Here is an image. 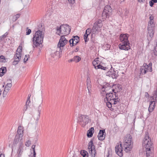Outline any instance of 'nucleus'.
I'll return each mask as SVG.
<instances>
[{
	"instance_id": "f257e3e1",
	"label": "nucleus",
	"mask_w": 157,
	"mask_h": 157,
	"mask_svg": "<svg viewBox=\"0 0 157 157\" xmlns=\"http://www.w3.org/2000/svg\"><path fill=\"white\" fill-rule=\"evenodd\" d=\"M143 143L145 145L146 157H154L153 144L147 132L145 133V136L143 139Z\"/></svg>"
},
{
	"instance_id": "f03ea898",
	"label": "nucleus",
	"mask_w": 157,
	"mask_h": 157,
	"mask_svg": "<svg viewBox=\"0 0 157 157\" xmlns=\"http://www.w3.org/2000/svg\"><path fill=\"white\" fill-rule=\"evenodd\" d=\"M44 35V33L42 31L38 30L36 32L33 38V48L37 47L42 43Z\"/></svg>"
},
{
	"instance_id": "7ed1b4c3",
	"label": "nucleus",
	"mask_w": 157,
	"mask_h": 157,
	"mask_svg": "<svg viewBox=\"0 0 157 157\" xmlns=\"http://www.w3.org/2000/svg\"><path fill=\"white\" fill-rule=\"evenodd\" d=\"M128 34H121L120 36V40L121 43L119 45V47L121 50H128L130 49V43L128 40Z\"/></svg>"
},
{
	"instance_id": "20e7f679",
	"label": "nucleus",
	"mask_w": 157,
	"mask_h": 157,
	"mask_svg": "<svg viewBox=\"0 0 157 157\" xmlns=\"http://www.w3.org/2000/svg\"><path fill=\"white\" fill-rule=\"evenodd\" d=\"M132 136L130 134L126 135L123 144L124 151L128 152L130 151L132 147Z\"/></svg>"
},
{
	"instance_id": "39448f33",
	"label": "nucleus",
	"mask_w": 157,
	"mask_h": 157,
	"mask_svg": "<svg viewBox=\"0 0 157 157\" xmlns=\"http://www.w3.org/2000/svg\"><path fill=\"white\" fill-rule=\"evenodd\" d=\"M56 33L60 35L61 34L67 35L71 31V28L68 25H62L59 27L56 28Z\"/></svg>"
},
{
	"instance_id": "423d86ee",
	"label": "nucleus",
	"mask_w": 157,
	"mask_h": 157,
	"mask_svg": "<svg viewBox=\"0 0 157 157\" xmlns=\"http://www.w3.org/2000/svg\"><path fill=\"white\" fill-rule=\"evenodd\" d=\"M90 121L91 119L89 116L86 115L81 114L78 119V123L83 127L90 122Z\"/></svg>"
},
{
	"instance_id": "0eeeda50",
	"label": "nucleus",
	"mask_w": 157,
	"mask_h": 157,
	"mask_svg": "<svg viewBox=\"0 0 157 157\" xmlns=\"http://www.w3.org/2000/svg\"><path fill=\"white\" fill-rule=\"evenodd\" d=\"M111 90L112 91H110L109 92L103 91V93H101L102 96H104L105 95L106 96V99L104 100L105 102L111 101L112 99H115L117 97L116 92H114V90L113 89H111Z\"/></svg>"
},
{
	"instance_id": "6e6552de",
	"label": "nucleus",
	"mask_w": 157,
	"mask_h": 157,
	"mask_svg": "<svg viewBox=\"0 0 157 157\" xmlns=\"http://www.w3.org/2000/svg\"><path fill=\"white\" fill-rule=\"evenodd\" d=\"M22 49V47L20 46L17 48L16 54L14 56V61L13 62V65L17 64L20 60L21 56Z\"/></svg>"
},
{
	"instance_id": "1a4fd4ad",
	"label": "nucleus",
	"mask_w": 157,
	"mask_h": 157,
	"mask_svg": "<svg viewBox=\"0 0 157 157\" xmlns=\"http://www.w3.org/2000/svg\"><path fill=\"white\" fill-rule=\"evenodd\" d=\"M102 26V21L100 20L97 21L94 24L92 29V33L93 34L98 33Z\"/></svg>"
},
{
	"instance_id": "9d476101",
	"label": "nucleus",
	"mask_w": 157,
	"mask_h": 157,
	"mask_svg": "<svg viewBox=\"0 0 157 157\" xmlns=\"http://www.w3.org/2000/svg\"><path fill=\"white\" fill-rule=\"evenodd\" d=\"M112 10L110 6L106 5L105 6L104 10L102 14V16L103 18L105 19L111 14Z\"/></svg>"
},
{
	"instance_id": "9b49d317",
	"label": "nucleus",
	"mask_w": 157,
	"mask_h": 157,
	"mask_svg": "<svg viewBox=\"0 0 157 157\" xmlns=\"http://www.w3.org/2000/svg\"><path fill=\"white\" fill-rule=\"evenodd\" d=\"M67 40L64 36H62L57 45V50H63V47L67 44Z\"/></svg>"
},
{
	"instance_id": "f8f14e48",
	"label": "nucleus",
	"mask_w": 157,
	"mask_h": 157,
	"mask_svg": "<svg viewBox=\"0 0 157 157\" xmlns=\"http://www.w3.org/2000/svg\"><path fill=\"white\" fill-rule=\"evenodd\" d=\"M92 64L96 69H101L105 71L108 70V68L107 67H103L100 64V61L98 60L97 58H96L94 60Z\"/></svg>"
},
{
	"instance_id": "ddd939ff",
	"label": "nucleus",
	"mask_w": 157,
	"mask_h": 157,
	"mask_svg": "<svg viewBox=\"0 0 157 157\" xmlns=\"http://www.w3.org/2000/svg\"><path fill=\"white\" fill-rule=\"evenodd\" d=\"M88 148L89 149V153L91 155V157H95L96 154V151L92 140L90 141L89 143Z\"/></svg>"
},
{
	"instance_id": "4468645a",
	"label": "nucleus",
	"mask_w": 157,
	"mask_h": 157,
	"mask_svg": "<svg viewBox=\"0 0 157 157\" xmlns=\"http://www.w3.org/2000/svg\"><path fill=\"white\" fill-rule=\"evenodd\" d=\"M79 38L77 36H73L69 41L70 46L72 47L76 45L79 41Z\"/></svg>"
},
{
	"instance_id": "2eb2a0df",
	"label": "nucleus",
	"mask_w": 157,
	"mask_h": 157,
	"mask_svg": "<svg viewBox=\"0 0 157 157\" xmlns=\"http://www.w3.org/2000/svg\"><path fill=\"white\" fill-rule=\"evenodd\" d=\"M115 150L116 153L120 157L123 156V147L122 146V144L120 142V144L118 145L115 147Z\"/></svg>"
},
{
	"instance_id": "dca6fc26",
	"label": "nucleus",
	"mask_w": 157,
	"mask_h": 157,
	"mask_svg": "<svg viewBox=\"0 0 157 157\" xmlns=\"http://www.w3.org/2000/svg\"><path fill=\"white\" fill-rule=\"evenodd\" d=\"M118 71H113V72L108 71L106 74V75L111 77L113 78H117L118 76Z\"/></svg>"
},
{
	"instance_id": "f3484780",
	"label": "nucleus",
	"mask_w": 157,
	"mask_h": 157,
	"mask_svg": "<svg viewBox=\"0 0 157 157\" xmlns=\"http://www.w3.org/2000/svg\"><path fill=\"white\" fill-rule=\"evenodd\" d=\"M146 63H144L143 65L140 68V74H145L147 72L149 71L148 67H146Z\"/></svg>"
},
{
	"instance_id": "a211bd4d",
	"label": "nucleus",
	"mask_w": 157,
	"mask_h": 157,
	"mask_svg": "<svg viewBox=\"0 0 157 157\" xmlns=\"http://www.w3.org/2000/svg\"><path fill=\"white\" fill-rule=\"evenodd\" d=\"M62 50H57V49L56 51L51 55L52 56H53L54 58H60L62 55Z\"/></svg>"
},
{
	"instance_id": "6ab92c4d",
	"label": "nucleus",
	"mask_w": 157,
	"mask_h": 157,
	"mask_svg": "<svg viewBox=\"0 0 157 157\" xmlns=\"http://www.w3.org/2000/svg\"><path fill=\"white\" fill-rule=\"evenodd\" d=\"M23 144L22 142L20 143V146H19L17 152V157H21V156L23 152Z\"/></svg>"
},
{
	"instance_id": "aec40b11",
	"label": "nucleus",
	"mask_w": 157,
	"mask_h": 157,
	"mask_svg": "<svg viewBox=\"0 0 157 157\" xmlns=\"http://www.w3.org/2000/svg\"><path fill=\"white\" fill-rule=\"evenodd\" d=\"M105 133V130H100L98 133V139L100 140H103L105 138V135H104V133Z\"/></svg>"
},
{
	"instance_id": "412c9836",
	"label": "nucleus",
	"mask_w": 157,
	"mask_h": 157,
	"mask_svg": "<svg viewBox=\"0 0 157 157\" xmlns=\"http://www.w3.org/2000/svg\"><path fill=\"white\" fill-rule=\"evenodd\" d=\"M22 137L23 136H20L16 135L14 141V144H16L19 143V146H20V142H22L23 143V141L22 140Z\"/></svg>"
},
{
	"instance_id": "4be33fe9",
	"label": "nucleus",
	"mask_w": 157,
	"mask_h": 157,
	"mask_svg": "<svg viewBox=\"0 0 157 157\" xmlns=\"http://www.w3.org/2000/svg\"><path fill=\"white\" fill-rule=\"evenodd\" d=\"M91 29L90 28L87 29L86 31V33L84 34V39L85 42H86L88 41L89 39L87 38L88 36L90 34L91 32Z\"/></svg>"
},
{
	"instance_id": "5701e85b",
	"label": "nucleus",
	"mask_w": 157,
	"mask_h": 157,
	"mask_svg": "<svg viewBox=\"0 0 157 157\" xmlns=\"http://www.w3.org/2000/svg\"><path fill=\"white\" fill-rule=\"evenodd\" d=\"M155 102V101L154 100L151 101L150 102L149 107L148 108V111L149 112H151L153 110Z\"/></svg>"
},
{
	"instance_id": "b1692460",
	"label": "nucleus",
	"mask_w": 157,
	"mask_h": 157,
	"mask_svg": "<svg viewBox=\"0 0 157 157\" xmlns=\"http://www.w3.org/2000/svg\"><path fill=\"white\" fill-rule=\"evenodd\" d=\"M23 128L21 126H19L17 131V134L16 135L23 136Z\"/></svg>"
},
{
	"instance_id": "393cba45",
	"label": "nucleus",
	"mask_w": 157,
	"mask_h": 157,
	"mask_svg": "<svg viewBox=\"0 0 157 157\" xmlns=\"http://www.w3.org/2000/svg\"><path fill=\"white\" fill-rule=\"evenodd\" d=\"M147 29L148 34L150 36L151 38L153 36V35L154 33V30L155 29V28L149 27H147Z\"/></svg>"
},
{
	"instance_id": "a878e982",
	"label": "nucleus",
	"mask_w": 157,
	"mask_h": 157,
	"mask_svg": "<svg viewBox=\"0 0 157 157\" xmlns=\"http://www.w3.org/2000/svg\"><path fill=\"white\" fill-rule=\"evenodd\" d=\"M109 84L107 83L106 84V86H103L102 88V92L101 93H103V91L105 92H105H107V91L109 89L111 90V89H112V87H110V86H109Z\"/></svg>"
},
{
	"instance_id": "bb28decb",
	"label": "nucleus",
	"mask_w": 157,
	"mask_h": 157,
	"mask_svg": "<svg viewBox=\"0 0 157 157\" xmlns=\"http://www.w3.org/2000/svg\"><path fill=\"white\" fill-rule=\"evenodd\" d=\"M94 132V129L93 127L91 128L87 131V135L88 137H91Z\"/></svg>"
},
{
	"instance_id": "cd10ccee",
	"label": "nucleus",
	"mask_w": 157,
	"mask_h": 157,
	"mask_svg": "<svg viewBox=\"0 0 157 157\" xmlns=\"http://www.w3.org/2000/svg\"><path fill=\"white\" fill-rule=\"evenodd\" d=\"M9 82V83H7V84L5 86V88L6 89H8L9 91L10 90V88L12 86V81L11 79H9L8 80Z\"/></svg>"
},
{
	"instance_id": "c85d7f7f",
	"label": "nucleus",
	"mask_w": 157,
	"mask_h": 157,
	"mask_svg": "<svg viewBox=\"0 0 157 157\" xmlns=\"http://www.w3.org/2000/svg\"><path fill=\"white\" fill-rule=\"evenodd\" d=\"M6 67H2L0 68V76H3V74L6 73Z\"/></svg>"
},
{
	"instance_id": "c756f323",
	"label": "nucleus",
	"mask_w": 157,
	"mask_h": 157,
	"mask_svg": "<svg viewBox=\"0 0 157 157\" xmlns=\"http://www.w3.org/2000/svg\"><path fill=\"white\" fill-rule=\"evenodd\" d=\"M155 23H154V21L150 20L148 24L147 27L155 28Z\"/></svg>"
},
{
	"instance_id": "7c9ffc66",
	"label": "nucleus",
	"mask_w": 157,
	"mask_h": 157,
	"mask_svg": "<svg viewBox=\"0 0 157 157\" xmlns=\"http://www.w3.org/2000/svg\"><path fill=\"white\" fill-rule=\"evenodd\" d=\"M80 154L83 157H88V153L85 150L81 151Z\"/></svg>"
},
{
	"instance_id": "2f4dec72",
	"label": "nucleus",
	"mask_w": 157,
	"mask_h": 157,
	"mask_svg": "<svg viewBox=\"0 0 157 157\" xmlns=\"http://www.w3.org/2000/svg\"><path fill=\"white\" fill-rule=\"evenodd\" d=\"M152 98L153 100L155 101L157 99V90L154 91L152 96Z\"/></svg>"
},
{
	"instance_id": "473e14b6",
	"label": "nucleus",
	"mask_w": 157,
	"mask_h": 157,
	"mask_svg": "<svg viewBox=\"0 0 157 157\" xmlns=\"http://www.w3.org/2000/svg\"><path fill=\"white\" fill-rule=\"evenodd\" d=\"M87 87L88 88V89L89 90V89L90 88L91 86V81H90V80L88 78L87 79Z\"/></svg>"
},
{
	"instance_id": "72a5a7b5",
	"label": "nucleus",
	"mask_w": 157,
	"mask_h": 157,
	"mask_svg": "<svg viewBox=\"0 0 157 157\" xmlns=\"http://www.w3.org/2000/svg\"><path fill=\"white\" fill-rule=\"evenodd\" d=\"M74 61L75 62H79L81 59V58L78 56H75L74 57Z\"/></svg>"
},
{
	"instance_id": "f704fd0d",
	"label": "nucleus",
	"mask_w": 157,
	"mask_h": 157,
	"mask_svg": "<svg viewBox=\"0 0 157 157\" xmlns=\"http://www.w3.org/2000/svg\"><path fill=\"white\" fill-rule=\"evenodd\" d=\"M42 100H41V101L39 105V106L37 108V110H38V116H39V117H40V112H41V109L40 105H41V104L42 103Z\"/></svg>"
},
{
	"instance_id": "c9c22d12",
	"label": "nucleus",
	"mask_w": 157,
	"mask_h": 157,
	"mask_svg": "<svg viewBox=\"0 0 157 157\" xmlns=\"http://www.w3.org/2000/svg\"><path fill=\"white\" fill-rule=\"evenodd\" d=\"M152 63H149L148 65H147L146 64V67H148V69H149V72H151L152 71Z\"/></svg>"
},
{
	"instance_id": "e433bc0d",
	"label": "nucleus",
	"mask_w": 157,
	"mask_h": 157,
	"mask_svg": "<svg viewBox=\"0 0 157 157\" xmlns=\"http://www.w3.org/2000/svg\"><path fill=\"white\" fill-rule=\"evenodd\" d=\"M20 16V14H17L16 15H15L13 17V21H16Z\"/></svg>"
},
{
	"instance_id": "4c0bfd02",
	"label": "nucleus",
	"mask_w": 157,
	"mask_h": 157,
	"mask_svg": "<svg viewBox=\"0 0 157 157\" xmlns=\"http://www.w3.org/2000/svg\"><path fill=\"white\" fill-rule=\"evenodd\" d=\"M35 146H36L35 145H32V147H31V148L33 150V155L32 156H34V157H35V156H36V153L35 151Z\"/></svg>"
},
{
	"instance_id": "58836bf2",
	"label": "nucleus",
	"mask_w": 157,
	"mask_h": 157,
	"mask_svg": "<svg viewBox=\"0 0 157 157\" xmlns=\"http://www.w3.org/2000/svg\"><path fill=\"white\" fill-rule=\"evenodd\" d=\"M9 91L8 90V89H6L5 88H4V90L3 92V97H6L7 94Z\"/></svg>"
},
{
	"instance_id": "ea45409f",
	"label": "nucleus",
	"mask_w": 157,
	"mask_h": 157,
	"mask_svg": "<svg viewBox=\"0 0 157 157\" xmlns=\"http://www.w3.org/2000/svg\"><path fill=\"white\" fill-rule=\"evenodd\" d=\"M31 144V141L30 140H27L25 143V145L27 147H29Z\"/></svg>"
},
{
	"instance_id": "a19ab883",
	"label": "nucleus",
	"mask_w": 157,
	"mask_h": 157,
	"mask_svg": "<svg viewBox=\"0 0 157 157\" xmlns=\"http://www.w3.org/2000/svg\"><path fill=\"white\" fill-rule=\"evenodd\" d=\"M153 52L155 55L157 56V45L155 47Z\"/></svg>"
},
{
	"instance_id": "79ce46f5",
	"label": "nucleus",
	"mask_w": 157,
	"mask_h": 157,
	"mask_svg": "<svg viewBox=\"0 0 157 157\" xmlns=\"http://www.w3.org/2000/svg\"><path fill=\"white\" fill-rule=\"evenodd\" d=\"M105 102H106L108 108H111L112 107V105L109 101H106Z\"/></svg>"
},
{
	"instance_id": "37998d69",
	"label": "nucleus",
	"mask_w": 157,
	"mask_h": 157,
	"mask_svg": "<svg viewBox=\"0 0 157 157\" xmlns=\"http://www.w3.org/2000/svg\"><path fill=\"white\" fill-rule=\"evenodd\" d=\"M5 59V57L3 56H0V62H4V60Z\"/></svg>"
},
{
	"instance_id": "c03bdc74",
	"label": "nucleus",
	"mask_w": 157,
	"mask_h": 157,
	"mask_svg": "<svg viewBox=\"0 0 157 157\" xmlns=\"http://www.w3.org/2000/svg\"><path fill=\"white\" fill-rule=\"evenodd\" d=\"M29 55H26L24 59V62H26L28 60V58H29Z\"/></svg>"
},
{
	"instance_id": "a18cd8bd",
	"label": "nucleus",
	"mask_w": 157,
	"mask_h": 157,
	"mask_svg": "<svg viewBox=\"0 0 157 157\" xmlns=\"http://www.w3.org/2000/svg\"><path fill=\"white\" fill-rule=\"evenodd\" d=\"M110 101V103L112 105L115 104V102L114 100V99H112V100H111V101Z\"/></svg>"
},
{
	"instance_id": "49530a36",
	"label": "nucleus",
	"mask_w": 157,
	"mask_h": 157,
	"mask_svg": "<svg viewBox=\"0 0 157 157\" xmlns=\"http://www.w3.org/2000/svg\"><path fill=\"white\" fill-rule=\"evenodd\" d=\"M117 98H115L114 100L115 101V104H117L118 102H119V101L118 100V96L117 95Z\"/></svg>"
},
{
	"instance_id": "de8ad7c7",
	"label": "nucleus",
	"mask_w": 157,
	"mask_h": 157,
	"mask_svg": "<svg viewBox=\"0 0 157 157\" xmlns=\"http://www.w3.org/2000/svg\"><path fill=\"white\" fill-rule=\"evenodd\" d=\"M150 20L154 21V17L152 15H151L149 17Z\"/></svg>"
},
{
	"instance_id": "09e8293b",
	"label": "nucleus",
	"mask_w": 157,
	"mask_h": 157,
	"mask_svg": "<svg viewBox=\"0 0 157 157\" xmlns=\"http://www.w3.org/2000/svg\"><path fill=\"white\" fill-rule=\"evenodd\" d=\"M31 32V30L30 29H29L26 32L27 35H29Z\"/></svg>"
},
{
	"instance_id": "8fccbe9b",
	"label": "nucleus",
	"mask_w": 157,
	"mask_h": 157,
	"mask_svg": "<svg viewBox=\"0 0 157 157\" xmlns=\"http://www.w3.org/2000/svg\"><path fill=\"white\" fill-rule=\"evenodd\" d=\"M69 3L72 4H73L75 2V0H68Z\"/></svg>"
},
{
	"instance_id": "3c124183",
	"label": "nucleus",
	"mask_w": 157,
	"mask_h": 157,
	"mask_svg": "<svg viewBox=\"0 0 157 157\" xmlns=\"http://www.w3.org/2000/svg\"><path fill=\"white\" fill-rule=\"evenodd\" d=\"M8 34V33L7 32H6L2 36V38H3V39H4L6 37V36H7Z\"/></svg>"
},
{
	"instance_id": "603ef678",
	"label": "nucleus",
	"mask_w": 157,
	"mask_h": 157,
	"mask_svg": "<svg viewBox=\"0 0 157 157\" xmlns=\"http://www.w3.org/2000/svg\"><path fill=\"white\" fill-rule=\"evenodd\" d=\"M149 4L150 6L151 7H152L154 4V3H153V2L151 1H149Z\"/></svg>"
},
{
	"instance_id": "864d4df0",
	"label": "nucleus",
	"mask_w": 157,
	"mask_h": 157,
	"mask_svg": "<svg viewBox=\"0 0 157 157\" xmlns=\"http://www.w3.org/2000/svg\"><path fill=\"white\" fill-rule=\"evenodd\" d=\"M30 101L29 100H27V101H26V105H28L29 103H30Z\"/></svg>"
},
{
	"instance_id": "5fc2aeb1",
	"label": "nucleus",
	"mask_w": 157,
	"mask_h": 157,
	"mask_svg": "<svg viewBox=\"0 0 157 157\" xmlns=\"http://www.w3.org/2000/svg\"><path fill=\"white\" fill-rule=\"evenodd\" d=\"M68 61H69V62H72V61H74V58H72V59H70Z\"/></svg>"
},
{
	"instance_id": "6e6d98bb",
	"label": "nucleus",
	"mask_w": 157,
	"mask_h": 157,
	"mask_svg": "<svg viewBox=\"0 0 157 157\" xmlns=\"http://www.w3.org/2000/svg\"><path fill=\"white\" fill-rule=\"evenodd\" d=\"M151 1L153 2V3H155L157 2V0H151Z\"/></svg>"
},
{
	"instance_id": "4d7b16f0",
	"label": "nucleus",
	"mask_w": 157,
	"mask_h": 157,
	"mask_svg": "<svg viewBox=\"0 0 157 157\" xmlns=\"http://www.w3.org/2000/svg\"><path fill=\"white\" fill-rule=\"evenodd\" d=\"M31 96V95L30 94H29L28 95V99H27L28 100L30 101V97Z\"/></svg>"
},
{
	"instance_id": "13d9d810",
	"label": "nucleus",
	"mask_w": 157,
	"mask_h": 157,
	"mask_svg": "<svg viewBox=\"0 0 157 157\" xmlns=\"http://www.w3.org/2000/svg\"><path fill=\"white\" fill-rule=\"evenodd\" d=\"M78 50H79L78 48L77 47L75 49V52H78Z\"/></svg>"
},
{
	"instance_id": "bf43d9fd",
	"label": "nucleus",
	"mask_w": 157,
	"mask_h": 157,
	"mask_svg": "<svg viewBox=\"0 0 157 157\" xmlns=\"http://www.w3.org/2000/svg\"><path fill=\"white\" fill-rule=\"evenodd\" d=\"M0 157H4V154H1L0 155Z\"/></svg>"
},
{
	"instance_id": "052dcab7",
	"label": "nucleus",
	"mask_w": 157,
	"mask_h": 157,
	"mask_svg": "<svg viewBox=\"0 0 157 157\" xmlns=\"http://www.w3.org/2000/svg\"><path fill=\"white\" fill-rule=\"evenodd\" d=\"M138 1L139 2L141 3L142 2H143V0H138Z\"/></svg>"
},
{
	"instance_id": "680f3d73",
	"label": "nucleus",
	"mask_w": 157,
	"mask_h": 157,
	"mask_svg": "<svg viewBox=\"0 0 157 157\" xmlns=\"http://www.w3.org/2000/svg\"><path fill=\"white\" fill-rule=\"evenodd\" d=\"M125 12H126V15H127V14L128 13V11L127 10H126V11H125Z\"/></svg>"
},
{
	"instance_id": "e2e57ef3",
	"label": "nucleus",
	"mask_w": 157,
	"mask_h": 157,
	"mask_svg": "<svg viewBox=\"0 0 157 157\" xmlns=\"http://www.w3.org/2000/svg\"><path fill=\"white\" fill-rule=\"evenodd\" d=\"M2 39H3V38H2V36H0V40H2Z\"/></svg>"
},
{
	"instance_id": "0e129e2a",
	"label": "nucleus",
	"mask_w": 157,
	"mask_h": 157,
	"mask_svg": "<svg viewBox=\"0 0 157 157\" xmlns=\"http://www.w3.org/2000/svg\"><path fill=\"white\" fill-rule=\"evenodd\" d=\"M4 85H3V86L2 87H4Z\"/></svg>"
},
{
	"instance_id": "69168bd1",
	"label": "nucleus",
	"mask_w": 157,
	"mask_h": 157,
	"mask_svg": "<svg viewBox=\"0 0 157 157\" xmlns=\"http://www.w3.org/2000/svg\"><path fill=\"white\" fill-rule=\"evenodd\" d=\"M118 86H119V85H118L117 86L118 87H119Z\"/></svg>"
},
{
	"instance_id": "338daca9",
	"label": "nucleus",
	"mask_w": 157,
	"mask_h": 157,
	"mask_svg": "<svg viewBox=\"0 0 157 157\" xmlns=\"http://www.w3.org/2000/svg\"><path fill=\"white\" fill-rule=\"evenodd\" d=\"M108 157H109V155H108Z\"/></svg>"
}]
</instances>
